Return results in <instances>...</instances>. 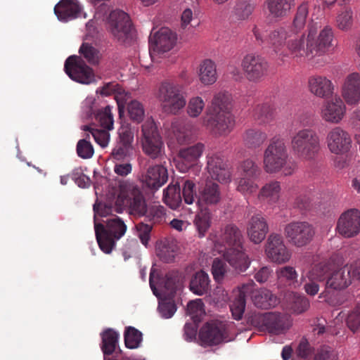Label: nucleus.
Instances as JSON below:
<instances>
[{
  "label": "nucleus",
  "mask_w": 360,
  "mask_h": 360,
  "mask_svg": "<svg viewBox=\"0 0 360 360\" xmlns=\"http://www.w3.org/2000/svg\"><path fill=\"white\" fill-rule=\"evenodd\" d=\"M217 77L215 63L210 59L204 60V86L214 84Z\"/></svg>",
  "instance_id": "nucleus-51"
},
{
  "label": "nucleus",
  "mask_w": 360,
  "mask_h": 360,
  "mask_svg": "<svg viewBox=\"0 0 360 360\" xmlns=\"http://www.w3.org/2000/svg\"><path fill=\"white\" fill-rule=\"evenodd\" d=\"M163 200L172 210L178 209L181 204V187L178 182L170 183L163 191Z\"/></svg>",
  "instance_id": "nucleus-35"
},
{
  "label": "nucleus",
  "mask_w": 360,
  "mask_h": 360,
  "mask_svg": "<svg viewBox=\"0 0 360 360\" xmlns=\"http://www.w3.org/2000/svg\"><path fill=\"white\" fill-rule=\"evenodd\" d=\"M142 147L143 152L153 159L164 153V144L153 120H147L142 125Z\"/></svg>",
  "instance_id": "nucleus-11"
},
{
  "label": "nucleus",
  "mask_w": 360,
  "mask_h": 360,
  "mask_svg": "<svg viewBox=\"0 0 360 360\" xmlns=\"http://www.w3.org/2000/svg\"><path fill=\"white\" fill-rule=\"evenodd\" d=\"M295 0H266V5L269 14L273 18L285 16L294 6Z\"/></svg>",
  "instance_id": "nucleus-36"
},
{
  "label": "nucleus",
  "mask_w": 360,
  "mask_h": 360,
  "mask_svg": "<svg viewBox=\"0 0 360 360\" xmlns=\"http://www.w3.org/2000/svg\"><path fill=\"white\" fill-rule=\"evenodd\" d=\"M318 194L316 191L308 188L299 194L294 200L293 206L302 211H307L312 208L317 201L315 198Z\"/></svg>",
  "instance_id": "nucleus-38"
},
{
  "label": "nucleus",
  "mask_w": 360,
  "mask_h": 360,
  "mask_svg": "<svg viewBox=\"0 0 360 360\" xmlns=\"http://www.w3.org/2000/svg\"><path fill=\"white\" fill-rule=\"evenodd\" d=\"M255 4L252 0H238L233 10V15L238 20H245L252 15Z\"/></svg>",
  "instance_id": "nucleus-43"
},
{
  "label": "nucleus",
  "mask_w": 360,
  "mask_h": 360,
  "mask_svg": "<svg viewBox=\"0 0 360 360\" xmlns=\"http://www.w3.org/2000/svg\"><path fill=\"white\" fill-rule=\"evenodd\" d=\"M281 183L273 180L265 184L259 192V198H264L269 203H276L280 198Z\"/></svg>",
  "instance_id": "nucleus-37"
},
{
  "label": "nucleus",
  "mask_w": 360,
  "mask_h": 360,
  "mask_svg": "<svg viewBox=\"0 0 360 360\" xmlns=\"http://www.w3.org/2000/svg\"><path fill=\"white\" fill-rule=\"evenodd\" d=\"M231 96L228 92L215 94L211 105L207 109L209 118L207 127L217 135H227L233 129L235 122L231 112Z\"/></svg>",
  "instance_id": "nucleus-3"
},
{
  "label": "nucleus",
  "mask_w": 360,
  "mask_h": 360,
  "mask_svg": "<svg viewBox=\"0 0 360 360\" xmlns=\"http://www.w3.org/2000/svg\"><path fill=\"white\" fill-rule=\"evenodd\" d=\"M146 217L154 224H160L165 220L166 210L162 205H152L148 209Z\"/></svg>",
  "instance_id": "nucleus-54"
},
{
  "label": "nucleus",
  "mask_w": 360,
  "mask_h": 360,
  "mask_svg": "<svg viewBox=\"0 0 360 360\" xmlns=\"http://www.w3.org/2000/svg\"><path fill=\"white\" fill-rule=\"evenodd\" d=\"M269 226L261 214L253 215L248 221L247 233L250 240L255 244L260 243L266 237Z\"/></svg>",
  "instance_id": "nucleus-28"
},
{
  "label": "nucleus",
  "mask_w": 360,
  "mask_h": 360,
  "mask_svg": "<svg viewBox=\"0 0 360 360\" xmlns=\"http://www.w3.org/2000/svg\"><path fill=\"white\" fill-rule=\"evenodd\" d=\"M119 142L132 146L134 129L128 123L122 124L118 130Z\"/></svg>",
  "instance_id": "nucleus-57"
},
{
  "label": "nucleus",
  "mask_w": 360,
  "mask_h": 360,
  "mask_svg": "<svg viewBox=\"0 0 360 360\" xmlns=\"http://www.w3.org/2000/svg\"><path fill=\"white\" fill-rule=\"evenodd\" d=\"M124 90L120 85L115 82H108L96 90L97 94H100L102 96H108L112 94L121 95Z\"/></svg>",
  "instance_id": "nucleus-60"
},
{
  "label": "nucleus",
  "mask_w": 360,
  "mask_h": 360,
  "mask_svg": "<svg viewBox=\"0 0 360 360\" xmlns=\"http://www.w3.org/2000/svg\"><path fill=\"white\" fill-rule=\"evenodd\" d=\"M253 286H255V284ZM250 294L252 300L257 308L266 309L274 307L278 303L276 296L267 289L255 290L254 287H252Z\"/></svg>",
  "instance_id": "nucleus-32"
},
{
  "label": "nucleus",
  "mask_w": 360,
  "mask_h": 360,
  "mask_svg": "<svg viewBox=\"0 0 360 360\" xmlns=\"http://www.w3.org/2000/svg\"><path fill=\"white\" fill-rule=\"evenodd\" d=\"M119 198L126 200L131 214L138 217L146 214L148 207L146 200L138 186L129 182L121 183Z\"/></svg>",
  "instance_id": "nucleus-12"
},
{
  "label": "nucleus",
  "mask_w": 360,
  "mask_h": 360,
  "mask_svg": "<svg viewBox=\"0 0 360 360\" xmlns=\"http://www.w3.org/2000/svg\"><path fill=\"white\" fill-rule=\"evenodd\" d=\"M87 139H89V134L85 139L79 140L77 144V153L83 159L91 158L94 153V148L90 141L86 140Z\"/></svg>",
  "instance_id": "nucleus-55"
},
{
  "label": "nucleus",
  "mask_w": 360,
  "mask_h": 360,
  "mask_svg": "<svg viewBox=\"0 0 360 360\" xmlns=\"http://www.w3.org/2000/svg\"><path fill=\"white\" fill-rule=\"evenodd\" d=\"M326 139L329 151L335 155H344L352 148L350 134L340 127L332 128L328 132Z\"/></svg>",
  "instance_id": "nucleus-20"
},
{
  "label": "nucleus",
  "mask_w": 360,
  "mask_h": 360,
  "mask_svg": "<svg viewBox=\"0 0 360 360\" xmlns=\"http://www.w3.org/2000/svg\"><path fill=\"white\" fill-rule=\"evenodd\" d=\"M94 229L100 249L105 254H110L116 241L125 234L127 225L120 217L112 215L103 223L96 222Z\"/></svg>",
  "instance_id": "nucleus-5"
},
{
  "label": "nucleus",
  "mask_w": 360,
  "mask_h": 360,
  "mask_svg": "<svg viewBox=\"0 0 360 360\" xmlns=\"http://www.w3.org/2000/svg\"><path fill=\"white\" fill-rule=\"evenodd\" d=\"M158 98L164 112L176 115L184 108L186 101L180 86L170 82H162L159 87Z\"/></svg>",
  "instance_id": "nucleus-8"
},
{
  "label": "nucleus",
  "mask_w": 360,
  "mask_h": 360,
  "mask_svg": "<svg viewBox=\"0 0 360 360\" xmlns=\"http://www.w3.org/2000/svg\"><path fill=\"white\" fill-rule=\"evenodd\" d=\"M202 152V145L198 143L191 147L181 149L179 151L177 167L182 172H186L193 166Z\"/></svg>",
  "instance_id": "nucleus-30"
},
{
  "label": "nucleus",
  "mask_w": 360,
  "mask_h": 360,
  "mask_svg": "<svg viewBox=\"0 0 360 360\" xmlns=\"http://www.w3.org/2000/svg\"><path fill=\"white\" fill-rule=\"evenodd\" d=\"M335 26L342 31L349 30L354 22V13L351 7L342 8L335 18Z\"/></svg>",
  "instance_id": "nucleus-42"
},
{
  "label": "nucleus",
  "mask_w": 360,
  "mask_h": 360,
  "mask_svg": "<svg viewBox=\"0 0 360 360\" xmlns=\"http://www.w3.org/2000/svg\"><path fill=\"white\" fill-rule=\"evenodd\" d=\"M172 129L177 141L183 144L186 143L189 136V131L182 122H175L172 124Z\"/></svg>",
  "instance_id": "nucleus-59"
},
{
  "label": "nucleus",
  "mask_w": 360,
  "mask_h": 360,
  "mask_svg": "<svg viewBox=\"0 0 360 360\" xmlns=\"http://www.w3.org/2000/svg\"><path fill=\"white\" fill-rule=\"evenodd\" d=\"M186 313L193 322L186 323L184 326L185 339L202 346V327H199L202 319V300L190 301L187 304Z\"/></svg>",
  "instance_id": "nucleus-9"
},
{
  "label": "nucleus",
  "mask_w": 360,
  "mask_h": 360,
  "mask_svg": "<svg viewBox=\"0 0 360 360\" xmlns=\"http://www.w3.org/2000/svg\"><path fill=\"white\" fill-rule=\"evenodd\" d=\"M332 264L329 260H324L314 265L307 274L308 279L316 280L319 282L327 280L332 271Z\"/></svg>",
  "instance_id": "nucleus-40"
},
{
  "label": "nucleus",
  "mask_w": 360,
  "mask_h": 360,
  "mask_svg": "<svg viewBox=\"0 0 360 360\" xmlns=\"http://www.w3.org/2000/svg\"><path fill=\"white\" fill-rule=\"evenodd\" d=\"M101 349L104 359L115 352L118 347L120 334L112 328H106L101 333Z\"/></svg>",
  "instance_id": "nucleus-33"
},
{
  "label": "nucleus",
  "mask_w": 360,
  "mask_h": 360,
  "mask_svg": "<svg viewBox=\"0 0 360 360\" xmlns=\"http://www.w3.org/2000/svg\"><path fill=\"white\" fill-rule=\"evenodd\" d=\"M307 15V4H302L298 7L290 27L292 37H289L286 41L287 49L292 58L307 57L312 59L316 56L325 55L333 46L334 34L330 26H325L317 34L321 26L318 22H311L308 25L307 35L302 32L305 27Z\"/></svg>",
  "instance_id": "nucleus-1"
},
{
  "label": "nucleus",
  "mask_w": 360,
  "mask_h": 360,
  "mask_svg": "<svg viewBox=\"0 0 360 360\" xmlns=\"http://www.w3.org/2000/svg\"><path fill=\"white\" fill-rule=\"evenodd\" d=\"M310 306L309 300L304 295L293 294L291 308L295 313L302 314L306 311Z\"/></svg>",
  "instance_id": "nucleus-56"
},
{
  "label": "nucleus",
  "mask_w": 360,
  "mask_h": 360,
  "mask_svg": "<svg viewBox=\"0 0 360 360\" xmlns=\"http://www.w3.org/2000/svg\"><path fill=\"white\" fill-rule=\"evenodd\" d=\"M243 237L237 226L230 224L225 226L220 239L214 240V247L218 245L224 249H218L219 252H223L224 259L238 273L244 272L249 267L250 262L243 251Z\"/></svg>",
  "instance_id": "nucleus-2"
},
{
  "label": "nucleus",
  "mask_w": 360,
  "mask_h": 360,
  "mask_svg": "<svg viewBox=\"0 0 360 360\" xmlns=\"http://www.w3.org/2000/svg\"><path fill=\"white\" fill-rule=\"evenodd\" d=\"M124 344L129 349H136L140 347L143 340V334L133 326L125 328L124 333Z\"/></svg>",
  "instance_id": "nucleus-45"
},
{
  "label": "nucleus",
  "mask_w": 360,
  "mask_h": 360,
  "mask_svg": "<svg viewBox=\"0 0 360 360\" xmlns=\"http://www.w3.org/2000/svg\"><path fill=\"white\" fill-rule=\"evenodd\" d=\"M258 180L239 176L236 179V190L245 196L250 195L258 190Z\"/></svg>",
  "instance_id": "nucleus-44"
},
{
  "label": "nucleus",
  "mask_w": 360,
  "mask_h": 360,
  "mask_svg": "<svg viewBox=\"0 0 360 360\" xmlns=\"http://www.w3.org/2000/svg\"><path fill=\"white\" fill-rule=\"evenodd\" d=\"M321 148L320 136L314 129H300L291 138L292 151L301 160H314Z\"/></svg>",
  "instance_id": "nucleus-6"
},
{
  "label": "nucleus",
  "mask_w": 360,
  "mask_h": 360,
  "mask_svg": "<svg viewBox=\"0 0 360 360\" xmlns=\"http://www.w3.org/2000/svg\"><path fill=\"white\" fill-rule=\"evenodd\" d=\"M346 265L336 270H332L325 283V291L322 293L330 292V290H342L352 283V276L347 271Z\"/></svg>",
  "instance_id": "nucleus-24"
},
{
  "label": "nucleus",
  "mask_w": 360,
  "mask_h": 360,
  "mask_svg": "<svg viewBox=\"0 0 360 360\" xmlns=\"http://www.w3.org/2000/svg\"><path fill=\"white\" fill-rule=\"evenodd\" d=\"M342 96L349 105L360 103V74L352 72L345 79L341 89Z\"/></svg>",
  "instance_id": "nucleus-23"
},
{
  "label": "nucleus",
  "mask_w": 360,
  "mask_h": 360,
  "mask_svg": "<svg viewBox=\"0 0 360 360\" xmlns=\"http://www.w3.org/2000/svg\"><path fill=\"white\" fill-rule=\"evenodd\" d=\"M136 229L141 243L146 247L150 238L152 226L141 222L136 225Z\"/></svg>",
  "instance_id": "nucleus-64"
},
{
  "label": "nucleus",
  "mask_w": 360,
  "mask_h": 360,
  "mask_svg": "<svg viewBox=\"0 0 360 360\" xmlns=\"http://www.w3.org/2000/svg\"><path fill=\"white\" fill-rule=\"evenodd\" d=\"M253 322L260 331H267L273 335L283 334L292 326L290 317L275 312L258 314Z\"/></svg>",
  "instance_id": "nucleus-10"
},
{
  "label": "nucleus",
  "mask_w": 360,
  "mask_h": 360,
  "mask_svg": "<svg viewBox=\"0 0 360 360\" xmlns=\"http://www.w3.org/2000/svg\"><path fill=\"white\" fill-rule=\"evenodd\" d=\"M314 234V227L307 221H292L284 228V235L288 241L297 248L308 245Z\"/></svg>",
  "instance_id": "nucleus-13"
},
{
  "label": "nucleus",
  "mask_w": 360,
  "mask_h": 360,
  "mask_svg": "<svg viewBox=\"0 0 360 360\" xmlns=\"http://www.w3.org/2000/svg\"><path fill=\"white\" fill-rule=\"evenodd\" d=\"M96 120L103 129H112L113 128L114 120L111 108L107 105L103 109L98 110L96 115Z\"/></svg>",
  "instance_id": "nucleus-49"
},
{
  "label": "nucleus",
  "mask_w": 360,
  "mask_h": 360,
  "mask_svg": "<svg viewBox=\"0 0 360 360\" xmlns=\"http://www.w3.org/2000/svg\"><path fill=\"white\" fill-rule=\"evenodd\" d=\"M82 7L77 0H61L54 7V13L60 21L68 22L77 18Z\"/></svg>",
  "instance_id": "nucleus-29"
},
{
  "label": "nucleus",
  "mask_w": 360,
  "mask_h": 360,
  "mask_svg": "<svg viewBox=\"0 0 360 360\" xmlns=\"http://www.w3.org/2000/svg\"><path fill=\"white\" fill-rule=\"evenodd\" d=\"M207 169L211 178L219 182H229L231 172L224 159L218 155H207Z\"/></svg>",
  "instance_id": "nucleus-26"
},
{
  "label": "nucleus",
  "mask_w": 360,
  "mask_h": 360,
  "mask_svg": "<svg viewBox=\"0 0 360 360\" xmlns=\"http://www.w3.org/2000/svg\"><path fill=\"white\" fill-rule=\"evenodd\" d=\"M253 285V281L242 285L238 290L237 296L231 304L230 309L233 317L236 320H240L242 319L245 308V299L246 297L252 292Z\"/></svg>",
  "instance_id": "nucleus-31"
},
{
  "label": "nucleus",
  "mask_w": 360,
  "mask_h": 360,
  "mask_svg": "<svg viewBox=\"0 0 360 360\" xmlns=\"http://www.w3.org/2000/svg\"><path fill=\"white\" fill-rule=\"evenodd\" d=\"M226 271V264L217 258L214 259L212 266V274L214 280L218 283L221 282L224 278Z\"/></svg>",
  "instance_id": "nucleus-63"
},
{
  "label": "nucleus",
  "mask_w": 360,
  "mask_h": 360,
  "mask_svg": "<svg viewBox=\"0 0 360 360\" xmlns=\"http://www.w3.org/2000/svg\"><path fill=\"white\" fill-rule=\"evenodd\" d=\"M83 130L89 131L95 141L102 148H105L108 146L110 140L109 130L94 129L86 125L83 127Z\"/></svg>",
  "instance_id": "nucleus-50"
},
{
  "label": "nucleus",
  "mask_w": 360,
  "mask_h": 360,
  "mask_svg": "<svg viewBox=\"0 0 360 360\" xmlns=\"http://www.w3.org/2000/svg\"><path fill=\"white\" fill-rule=\"evenodd\" d=\"M189 288L194 294L202 295V269L197 271L191 277Z\"/></svg>",
  "instance_id": "nucleus-62"
},
{
  "label": "nucleus",
  "mask_w": 360,
  "mask_h": 360,
  "mask_svg": "<svg viewBox=\"0 0 360 360\" xmlns=\"http://www.w3.org/2000/svg\"><path fill=\"white\" fill-rule=\"evenodd\" d=\"M288 154L283 139L274 137L264 152L263 164L265 172L276 174L279 172L285 176L293 174L295 166L288 162Z\"/></svg>",
  "instance_id": "nucleus-4"
},
{
  "label": "nucleus",
  "mask_w": 360,
  "mask_h": 360,
  "mask_svg": "<svg viewBox=\"0 0 360 360\" xmlns=\"http://www.w3.org/2000/svg\"><path fill=\"white\" fill-rule=\"evenodd\" d=\"M297 355L302 360H312L315 351L307 339L302 338L296 350Z\"/></svg>",
  "instance_id": "nucleus-53"
},
{
  "label": "nucleus",
  "mask_w": 360,
  "mask_h": 360,
  "mask_svg": "<svg viewBox=\"0 0 360 360\" xmlns=\"http://www.w3.org/2000/svg\"><path fill=\"white\" fill-rule=\"evenodd\" d=\"M221 199L219 185L215 182L207 181L204 186V205L217 204Z\"/></svg>",
  "instance_id": "nucleus-46"
},
{
  "label": "nucleus",
  "mask_w": 360,
  "mask_h": 360,
  "mask_svg": "<svg viewBox=\"0 0 360 360\" xmlns=\"http://www.w3.org/2000/svg\"><path fill=\"white\" fill-rule=\"evenodd\" d=\"M106 28L115 40L125 44L132 38L133 26L129 15L124 11H112L106 20Z\"/></svg>",
  "instance_id": "nucleus-7"
},
{
  "label": "nucleus",
  "mask_w": 360,
  "mask_h": 360,
  "mask_svg": "<svg viewBox=\"0 0 360 360\" xmlns=\"http://www.w3.org/2000/svg\"><path fill=\"white\" fill-rule=\"evenodd\" d=\"M195 188V186L192 181L189 180L186 181L182 191L183 197L186 204L190 205L196 202L201 212L200 196L197 195Z\"/></svg>",
  "instance_id": "nucleus-47"
},
{
  "label": "nucleus",
  "mask_w": 360,
  "mask_h": 360,
  "mask_svg": "<svg viewBox=\"0 0 360 360\" xmlns=\"http://www.w3.org/2000/svg\"><path fill=\"white\" fill-rule=\"evenodd\" d=\"M79 53L89 63L96 65L98 63L99 51L92 44L83 42L79 49Z\"/></svg>",
  "instance_id": "nucleus-48"
},
{
  "label": "nucleus",
  "mask_w": 360,
  "mask_h": 360,
  "mask_svg": "<svg viewBox=\"0 0 360 360\" xmlns=\"http://www.w3.org/2000/svg\"><path fill=\"white\" fill-rule=\"evenodd\" d=\"M229 340L227 328L222 322L212 321L204 325V345H217Z\"/></svg>",
  "instance_id": "nucleus-25"
},
{
  "label": "nucleus",
  "mask_w": 360,
  "mask_h": 360,
  "mask_svg": "<svg viewBox=\"0 0 360 360\" xmlns=\"http://www.w3.org/2000/svg\"><path fill=\"white\" fill-rule=\"evenodd\" d=\"M127 110L131 120L138 123L143 121L145 111L140 102L136 100L130 101L127 105Z\"/></svg>",
  "instance_id": "nucleus-52"
},
{
  "label": "nucleus",
  "mask_w": 360,
  "mask_h": 360,
  "mask_svg": "<svg viewBox=\"0 0 360 360\" xmlns=\"http://www.w3.org/2000/svg\"><path fill=\"white\" fill-rule=\"evenodd\" d=\"M252 32L259 45H267L277 53H280L284 44L286 45V41L289 37H292L290 34V27L276 28L272 30L268 36L264 37L263 29L255 25Z\"/></svg>",
  "instance_id": "nucleus-14"
},
{
  "label": "nucleus",
  "mask_w": 360,
  "mask_h": 360,
  "mask_svg": "<svg viewBox=\"0 0 360 360\" xmlns=\"http://www.w3.org/2000/svg\"><path fill=\"white\" fill-rule=\"evenodd\" d=\"M265 253L271 262L278 264L288 262L292 255L282 236L275 233H271L267 238Z\"/></svg>",
  "instance_id": "nucleus-18"
},
{
  "label": "nucleus",
  "mask_w": 360,
  "mask_h": 360,
  "mask_svg": "<svg viewBox=\"0 0 360 360\" xmlns=\"http://www.w3.org/2000/svg\"><path fill=\"white\" fill-rule=\"evenodd\" d=\"M252 116L259 124H266L274 119V109L268 103L258 104L253 109Z\"/></svg>",
  "instance_id": "nucleus-39"
},
{
  "label": "nucleus",
  "mask_w": 360,
  "mask_h": 360,
  "mask_svg": "<svg viewBox=\"0 0 360 360\" xmlns=\"http://www.w3.org/2000/svg\"><path fill=\"white\" fill-rule=\"evenodd\" d=\"M266 139L267 134L266 132L259 129H248L243 134V144L250 149L259 148Z\"/></svg>",
  "instance_id": "nucleus-34"
},
{
  "label": "nucleus",
  "mask_w": 360,
  "mask_h": 360,
  "mask_svg": "<svg viewBox=\"0 0 360 360\" xmlns=\"http://www.w3.org/2000/svg\"><path fill=\"white\" fill-rule=\"evenodd\" d=\"M139 180L146 191L155 193L167 181L168 172L162 165L149 166L141 172Z\"/></svg>",
  "instance_id": "nucleus-16"
},
{
  "label": "nucleus",
  "mask_w": 360,
  "mask_h": 360,
  "mask_svg": "<svg viewBox=\"0 0 360 360\" xmlns=\"http://www.w3.org/2000/svg\"><path fill=\"white\" fill-rule=\"evenodd\" d=\"M64 70L69 77L81 84H89L94 81L93 70L81 56H71L65 62Z\"/></svg>",
  "instance_id": "nucleus-15"
},
{
  "label": "nucleus",
  "mask_w": 360,
  "mask_h": 360,
  "mask_svg": "<svg viewBox=\"0 0 360 360\" xmlns=\"http://www.w3.org/2000/svg\"><path fill=\"white\" fill-rule=\"evenodd\" d=\"M131 150L132 146L117 141L111 153V155L115 160H123L129 155Z\"/></svg>",
  "instance_id": "nucleus-61"
},
{
  "label": "nucleus",
  "mask_w": 360,
  "mask_h": 360,
  "mask_svg": "<svg viewBox=\"0 0 360 360\" xmlns=\"http://www.w3.org/2000/svg\"><path fill=\"white\" fill-rule=\"evenodd\" d=\"M309 91L314 96L326 98L333 94L334 85L330 79L322 75H312L308 79Z\"/></svg>",
  "instance_id": "nucleus-27"
},
{
  "label": "nucleus",
  "mask_w": 360,
  "mask_h": 360,
  "mask_svg": "<svg viewBox=\"0 0 360 360\" xmlns=\"http://www.w3.org/2000/svg\"><path fill=\"white\" fill-rule=\"evenodd\" d=\"M346 113V105L340 97L326 101L321 108V117L323 120L330 124H338Z\"/></svg>",
  "instance_id": "nucleus-22"
},
{
  "label": "nucleus",
  "mask_w": 360,
  "mask_h": 360,
  "mask_svg": "<svg viewBox=\"0 0 360 360\" xmlns=\"http://www.w3.org/2000/svg\"><path fill=\"white\" fill-rule=\"evenodd\" d=\"M176 35L168 28L162 27L149 38V53L153 61L155 57L170 51L176 43Z\"/></svg>",
  "instance_id": "nucleus-19"
},
{
  "label": "nucleus",
  "mask_w": 360,
  "mask_h": 360,
  "mask_svg": "<svg viewBox=\"0 0 360 360\" xmlns=\"http://www.w3.org/2000/svg\"><path fill=\"white\" fill-rule=\"evenodd\" d=\"M241 66L250 82L261 81L269 73V63L262 56L255 53L245 55Z\"/></svg>",
  "instance_id": "nucleus-17"
},
{
  "label": "nucleus",
  "mask_w": 360,
  "mask_h": 360,
  "mask_svg": "<svg viewBox=\"0 0 360 360\" xmlns=\"http://www.w3.org/2000/svg\"><path fill=\"white\" fill-rule=\"evenodd\" d=\"M338 232L346 238L354 237L360 231V211L350 209L342 213L337 224Z\"/></svg>",
  "instance_id": "nucleus-21"
},
{
  "label": "nucleus",
  "mask_w": 360,
  "mask_h": 360,
  "mask_svg": "<svg viewBox=\"0 0 360 360\" xmlns=\"http://www.w3.org/2000/svg\"><path fill=\"white\" fill-rule=\"evenodd\" d=\"M238 172L239 176L255 179H259L262 174V169L258 164L250 158L245 159L240 163Z\"/></svg>",
  "instance_id": "nucleus-41"
},
{
  "label": "nucleus",
  "mask_w": 360,
  "mask_h": 360,
  "mask_svg": "<svg viewBox=\"0 0 360 360\" xmlns=\"http://www.w3.org/2000/svg\"><path fill=\"white\" fill-rule=\"evenodd\" d=\"M346 323L347 327L353 332L360 328V303L348 314Z\"/></svg>",
  "instance_id": "nucleus-58"
}]
</instances>
